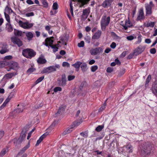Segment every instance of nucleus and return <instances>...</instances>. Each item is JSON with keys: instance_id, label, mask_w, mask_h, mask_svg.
<instances>
[{"instance_id": "obj_3", "label": "nucleus", "mask_w": 157, "mask_h": 157, "mask_svg": "<svg viewBox=\"0 0 157 157\" xmlns=\"http://www.w3.org/2000/svg\"><path fill=\"white\" fill-rule=\"evenodd\" d=\"M18 23L21 27L25 29L31 28L34 25L33 23H30L28 22H23L21 20L19 21Z\"/></svg>"}, {"instance_id": "obj_59", "label": "nucleus", "mask_w": 157, "mask_h": 157, "mask_svg": "<svg viewBox=\"0 0 157 157\" xmlns=\"http://www.w3.org/2000/svg\"><path fill=\"white\" fill-rule=\"evenodd\" d=\"M113 71V68L110 67H108L107 68L106 71L108 73H111Z\"/></svg>"}, {"instance_id": "obj_42", "label": "nucleus", "mask_w": 157, "mask_h": 157, "mask_svg": "<svg viewBox=\"0 0 157 157\" xmlns=\"http://www.w3.org/2000/svg\"><path fill=\"white\" fill-rule=\"evenodd\" d=\"M125 72V70L124 69L121 70L119 73L118 75V77H121L124 74Z\"/></svg>"}, {"instance_id": "obj_40", "label": "nucleus", "mask_w": 157, "mask_h": 157, "mask_svg": "<svg viewBox=\"0 0 157 157\" xmlns=\"http://www.w3.org/2000/svg\"><path fill=\"white\" fill-rule=\"evenodd\" d=\"M29 147V143L28 144H27L26 146H25L24 147H23L22 149L21 150V152L23 153L25 152V151H26L28 148Z\"/></svg>"}, {"instance_id": "obj_10", "label": "nucleus", "mask_w": 157, "mask_h": 157, "mask_svg": "<svg viewBox=\"0 0 157 157\" xmlns=\"http://www.w3.org/2000/svg\"><path fill=\"white\" fill-rule=\"evenodd\" d=\"M114 0H105L102 4V6L104 8L108 6H110Z\"/></svg>"}, {"instance_id": "obj_17", "label": "nucleus", "mask_w": 157, "mask_h": 157, "mask_svg": "<svg viewBox=\"0 0 157 157\" xmlns=\"http://www.w3.org/2000/svg\"><path fill=\"white\" fill-rule=\"evenodd\" d=\"M155 23V22L150 21V22H148L147 23H144V27H153Z\"/></svg>"}, {"instance_id": "obj_47", "label": "nucleus", "mask_w": 157, "mask_h": 157, "mask_svg": "<svg viewBox=\"0 0 157 157\" xmlns=\"http://www.w3.org/2000/svg\"><path fill=\"white\" fill-rule=\"evenodd\" d=\"M50 47H51L53 49V52H55L58 50V48L57 47L56 45H49Z\"/></svg>"}, {"instance_id": "obj_15", "label": "nucleus", "mask_w": 157, "mask_h": 157, "mask_svg": "<svg viewBox=\"0 0 157 157\" xmlns=\"http://www.w3.org/2000/svg\"><path fill=\"white\" fill-rule=\"evenodd\" d=\"M74 128L73 125L70 126V127L67 128L63 133V135L64 136L71 132L73 131V128Z\"/></svg>"}, {"instance_id": "obj_25", "label": "nucleus", "mask_w": 157, "mask_h": 157, "mask_svg": "<svg viewBox=\"0 0 157 157\" xmlns=\"http://www.w3.org/2000/svg\"><path fill=\"white\" fill-rule=\"evenodd\" d=\"M126 148L127 150H129L128 151L129 153H132V152L133 147L130 144H128L127 145Z\"/></svg>"}, {"instance_id": "obj_22", "label": "nucleus", "mask_w": 157, "mask_h": 157, "mask_svg": "<svg viewBox=\"0 0 157 157\" xmlns=\"http://www.w3.org/2000/svg\"><path fill=\"white\" fill-rule=\"evenodd\" d=\"M81 68L83 72H86L87 70V64L85 63H82L81 66Z\"/></svg>"}, {"instance_id": "obj_62", "label": "nucleus", "mask_w": 157, "mask_h": 157, "mask_svg": "<svg viewBox=\"0 0 157 157\" xmlns=\"http://www.w3.org/2000/svg\"><path fill=\"white\" fill-rule=\"evenodd\" d=\"M13 75V73L8 74L6 75V76L9 78H12V77Z\"/></svg>"}, {"instance_id": "obj_29", "label": "nucleus", "mask_w": 157, "mask_h": 157, "mask_svg": "<svg viewBox=\"0 0 157 157\" xmlns=\"http://www.w3.org/2000/svg\"><path fill=\"white\" fill-rule=\"evenodd\" d=\"M50 69L49 67L44 68L41 71V72L43 74L50 73L51 72Z\"/></svg>"}, {"instance_id": "obj_44", "label": "nucleus", "mask_w": 157, "mask_h": 157, "mask_svg": "<svg viewBox=\"0 0 157 157\" xmlns=\"http://www.w3.org/2000/svg\"><path fill=\"white\" fill-rule=\"evenodd\" d=\"M44 78V76H43L39 78L36 81V84H37L41 82Z\"/></svg>"}, {"instance_id": "obj_45", "label": "nucleus", "mask_w": 157, "mask_h": 157, "mask_svg": "<svg viewBox=\"0 0 157 157\" xmlns=\"http://www.w3.org/2000/svg\"><path fill=\"white\" fill-rule=\"evenodd\" d=\"M70 12L71 13L72 15V16H73V8L72 2H70Z\"/></svg>"}, {"instance_id": "obj_41", "label": "nucleus", "mask_w": 157, "mask_h": 157, "mask_svg": "<svg viewBox=\"0 0 157 157\" xmlns=\"http://www.w3.org/2000/svg\"><path fill=\"white\" fill-rule=\"evenodd\" d=\"M80 135L84 138H86L88 136V132H82L80 133Z\"/></svg>"}, {"instance_id": "obj_2", "label": "nucleus", "mask_w": 157, "mask_h": 157, "mask_svg": "<svg viewBox=\"0 0 157 157\" xmlns=\"http://www.w3.org/2000/svg\"><path fill=\"white\" fill-rule=\"evenodd\" d=\"M110 21V17H107L106 15H103L102 16L101 21V28L102 30L105 29L106 26L109 24Z\"/></svg>"}, {"instance_id": "obj_56", "label": "nucleus", "mask_w": 157, "mask_h": 157, "mask_svg": "<svg viewBox=\"0 0 157 157\" xmlns=\"http://www.w3.org/2000/svg\"><path fill=\"white\" fill-rule=\"evenodd\" d=\"M85 40L88 43H89L90 42V36H87L85 38Z\"/></svg>"}, {"instance_id": "obj_24", "label": "nucleus", "mask_w": 157, "mask_h": 157, "mask_svg": "<svg viewBox=\"0 0 157 157\" xmlns=\"http://www.w3.org/2000/svg\"><path fill=\"white\" fill-rule=\"evenodd\" d=\"M36 54V53L33 49H30L29 56H27V58L30 59L34 57Z\"/></svg>"}, {"instance_id": "obj_37", "label": "nucleus", "mask_w": 157, "mask_h": 157, "mask_svg": "<svg viewBox=\"0 0 157 157\" xmlns=\"http://www.w3.org/2000/svg\"><path fill=\"white\" fill-rule=\"evenodd\" d=\"M45 42H48L49 44V45H52L53 44V40H52L50 38L47 37L46 39Z\"/></svg>"}, {"instance_id": "obj_38", "label": "nucleus", "mask_w": 157, "mask_h": 157, "mask_svg": "<svg viewBox=\"0 0 157 157\" xmlns=\"http://www.w3.org/2000/svg\"><path fill=\"white\" fill-rule=\"evenodd\" d=\"M35 70H36V69L35 68L32 67L30 68H29L27 70V73H29V74H31L32 72L35 71Z\"/></svg>"}, {"instance_id": "obj_53", "label": "nucleus", "mask_w": 157, "mask_h": 157, "mask_svg": "<svg viewBox=\"0 0 157 157\" xmlns=\"http://www.w3.org/2000/svg\"><path fill=\"white\" fill-rule=\"evenodd\" d=\"M75 78V76L74 75H69L68 77V81H71L74 79Z\"/></svg>"}, {"instance_id": "obj_7", "label": "nucleus", "mask_w": 157, "mask_h": 157, "mask_svg": "<svg viewBox=\"0 0 157 157\" xmlns=\"http://www.w3.org/2000/svg\"><path fill=\"white\" fill-rule=\"evenodd\" d=\"M28 130V128L27 127H25L23 128L21 134L19 138L20 139L22 140L25 138L26 136L27 132Z\"/></svg>"}, {"instance_id": "obj_39", "label": "nucleus", "mask_w": 157, "mask_h": 157, "mask_svg": "<svg viewBox=\"0 0 157 157\" xmlns=\"http://www.w3.org/2000/svg\"><path fill=\"white\" fill-rule=\"evenodd\" d=\"M4 13L6 21L8 22V23H10V19L9 15L7 14L6 12H5Z\"/></svg>"}, {"instance_id": "obj_58", "label": "nucleus", "mask_w": 157, "mask_h": 157, "mask_svg": "<svg viewBox=\"0 0 157 157\" xmlns=\"http://www.w3.org/2000/svg\"><path fill=\"white\" fill-rule=\"evenodd\" d=\"M105 108V107L104 105H102L101 106L100 108L98 110V112H102L103 110H104Z\"/></svg>"}, {"instance_id": "obj_11", "label": "nucleus", "mask_w": 157, "mask_h": 157, "mask_svg": "<svg viewBox=\"0 0 157 157\" xmlns=\"http://www.w3.org/2000/svg\"><path fill=\"white\" fill-rule=\"evenodd\" d=\"M101 34V30H98L92 36V39H98L100 38Z\"/></svg>"}, {"instance_id": "obj_63", "label": "nucleus", "mask_w": 157, "mask_h": 157, "mask_svg": "<svg viewBox=\"0 0 157 157\" xmlns=\"http://www.w3.org/2000/svg\"><path fill=\"white\" fill-rule=\"evenodd\" d=\"M15 97V95L14 94V93H11L7 98H12Z\"/></svg>"}, {"instance_id": "obj_60", "label": "nucleus", "mask_w": 157, "mask_h": 157, "mask_svg": "<svg viewBox=\"0 0 157 157\" xmlns=\"http://www.w3.org/2000/svg\"><path fill=\"white\" fill-rule=\"evenodd\" d=\"M8 51L7 49H2L0 51V53L1 54H3Z\"/></svg>"}, {"instance_id": "obj_20", "label": "nucleus", "mask_w": 157, "mask_h": 157, "mask_svg": "<svg viewBox=\"0 0 157 157\" xmlns=\"http://www.w3.org/2000/svg\"><path fill=\"white\" fill-rule=\"evenodd\" d=\"M18 67V64L17 63L14 62L12 63L10 65V68L14 70H16Z\"/></svg>"}, {"instance_id": "obj_48", "label": "nucleus", "mask_w": 157, "mask_h": 157, "mask_svg": "<svg viewBox=\"0 0 157 157\" xmlns=\"http://www.w3.org/2000/svg\"><path fill=\"white\" fill-rule=\"evenodd\" d=\"M53 9L54 10H56L58 8V5L57 2H55L53 4L52 6Z\"/></svg>"}, {"instance_id": "obj_36", "label": "nucleus", "mask_w": 157, "mask_h": 157, "mask_svg": "<svg viewBox=\"0 0 157 157\" xmlns=\"http://www.w3.org/2000/svg\"><path fill=\"white\" fill-rule=\"evenodd\" d=\"M43 4L44 7L47 8L48 6V4L46 0H40Z\"/></svg>"}, {"instance_id": "obj_33", "label": "nucleus", "mask_w": 157, "mask_h": 157, "mask_svg": "<svg viewBox=\"0 0 157 157\" xmlns=\"http://www.w3.org/2000/svg\"><path fill=\"white\" fill-rule=\"evenodd\" d=\"M89 13V10L87 9L83 10L82 16H85L86 17V18Z\"/></svg>"}, {"instance_id": "obj_43", "label": "nucleus", "mask_w": 157, "mask_h": 157, "mask_svg": "<svg viewBox=\"0 0 157 157\" xmlns=\"http://www.w3.org/2000/svg\"><path fill=\"white\" fill-rule=\"evenodd\" d=\"M151 79V75H149L148 76L147 78L146 79V84L145 85V86H146L148 84V83L150 82Z\"/></svg>"}, {"instance_id": "obj_1", "label": "nucleus", "mask_w": 157, "mask_h": 157, "mask_svg": "<svg viewBox=\"0 0 157 157\" xmlns=\"http://www.w3.org/2000/svg\"><path fill=\"white\" fill-rule=\"evenodd\" d=\"M152 148L151 144L149 143H144L141 147V155L144 156L149 155Z\"/></svg>"}, {"instance_id": "obj_55", "label": "nucleus", "mask_w": 157, "mask_h": 157, "mask_svg": "<svg viewBox=\"0 0 157 157\" xmlns=\"http://www.w3.org/2000/svg\"><path fill=\"white\" fill-rule=\"evenodd\" d=\"M25 16L27 17L32 16H34V13L33 12H31L30 13H27L25 14Z\"/></svg>"}, {"instance_id": "obj_8", "label": "nucleus", "mask_w": 157, "mask_h": 157, "mask_svg": "<svg viewBox=\"0 0 157 157\" xmlns=\"http://www.w3.org/2000/svg\"><path fill=\"white\" fill-rule=\"evenodd\" d=\"M145 48L144 47L140 45L134 51V53L136 56H137L142 53L144 50Z\"/></svg>"}, {"instance_id": "obj_34", "label": "nucleus", "mask_w": 157, "mask_h": 157, "mask_svg": "<svg viewBox=\"0 0 157 157\" xmlns=\"http://www.w3.org/2000/svg\"><path fill=\"white\" fill-rule=\"evenodd\" d=\"M104 127V125L103 124L101 125H98L95 129V130L98 132H99L102 130Z\"/></svg>"}, {"instance_id": "obj_16", "label": "nucleus", "mask_w": 157, "mask_h": 157, "mask_svg": "<svg viewBox=\"0 0 157 157\" xmlns=\"http://www.w3.org/2000/svg\"><path fill=\"white\" fill-rule=\"evenodd\" d=\"M60 67L59 64H56L55 66H52L49 67L51 73L56 71L57 69H59Z\"/></svg>"}, {"instance_id": "obj_4", "label": "nucleus", "mask_w": 157, "mask_h": 157, "mask_svg": "<svg viewBox=\"0 0 157 157\" xmlns=\"http://www.w3.org/2000/svg\"><path fill=\"white\" fill-rule=\"evenodd\" d=\"M155 5L152 1H150L149 3L145 4V7L146 11V15H150L152 13V8L154 7Z\"/></svg>"}, {"instance_id": "obj_50", "label": "nucleus", "mask_w": 157, "mask_h": 157, "mask_svg": "<svg viewBox=\"0 0 157 157\" xmlns=\"http://www.w3.org/2000/svg\"><path fill=\"white\" fill-rule=\"evenodd\" d=\"M62 90V88L60 87H57L54 88V91L55 92H56L58 91H61Z\"/></svg>"}, {"instance_id": "obj_27", "label": "nucleus", "mask_w": 157, "mask_h": 157, "mask_svg": "<svg viewBox=\"0 0 157 157\" xmlns=\"http://www.w3.org/2000/svg\"><path fill=\"white\" fill-rule=\"evenodd\" d=\"M6 29L9 32H11L13 31V28L11 25L9 23H7L6 24Z\"/></svg>"}, {"instance_id": "obj_64", "label": "nucleus", "mask_w": 157, "mask_h": 157, "mask_svg": "<svg viewBox=\"0 0 157 157\" xmlns=\"http://www.w3.org/2000/svg\"><path fill=\"white\" fill-rule=\"evenodd\" d=\"M150 52L151 53L154 54L156 53V49L155 48L151 49L150 50Z\"/></svg>"}, {"instance_id": "obj_26", "label": "nucleus", "mask_w": 157, "mask_h": 157, "mask_svg": "<svg viewBox=\"0 0 157 157\" xmlns=\"http://www.w3.org/2000/svg\"><path fill=\"white\" fill-rule=\"evenodd\" d=\"M10 99H6L3 104L0 107V110L3 109L6 105V104L9 102Z\"/></svg>"}, {"instance_id": "obj_13", "label": "nucleus", "mask_w": 157, "mask_h": 157, "mask_svg": "<svg viewBox=\"0 0 157 157\" xmlns=\"http://www.w3.org/2000/svg\"><path fill=\"white\" fill-rule=\"evenodd\" d=\"M66 76L65 74H63L62 75L61 81L59 83L60 86H65L66 84Z\"/></svg>"}, {"instance_id": "obj_57", "label": "nucleus", "mask_w": 157, "mask_h": 157, "mask_svg": "<svg viewBox=\"0 0 157 157\" xmlns=\"http://www.w3.org/2000/svg\"><path fill=\"white\" fill-rule=\"evenodd\" d=\"M12 58V56H6L4 58V60L5 61L6 60H10Z\"/></svg>"}, {"instance_id": "obj_61", "label": "nucleus", "mask_w": 157, "mask_h": 157, "mask_svg": "<svg viewBox=\"0 0 157 157\" xmlns=\"http://www.w3.org/2000/svg\"><path fill=\"white\" fill-rule=\"evenodd\" d=\"M116 43H115V42H113L111 44L110 47L112 48L113 49H114L116 47Z\"/></svg>"}, {"instance_id": "obj_46", "label": "nucleus", "mask_w": 157, "mask_h": 157, "mask_svg": "<svg viewBox=\"0 0 157 157\" xmlns=\"http://www.w3.org/2000/svg\"><path fill=\"white\" fill-rule=\"evenodd\" d=\"M46 30L48 31V33L50 34H51L52 33V31L50 30V27L49 26H46L45 27Z\"/></svg>"}, {"instance_id": "obj_5", "label": "nucleus", "mask_w": 157, "mask_h": 157, "mask_svg": "<svg viewBox=\"0 0 157 157\" xmlns=\"http://www.w3.org/2000/svg\"><path fill=\"white\" fill-rule=\"evenodd\" d=\"M103 49L101 47L96 48L94 49H92L90 50V52L92 55H96L102 53Z\"/></svg>"}, {"instance_id": "obj_30", "label": "nucleus", "mask_w": 157, "mask_h": 157, "mask_svg": "<svg viewBox=\"0 0 157 157\" xmlns=\"http://www.w3.org/2000/svg\"><path fill=\"white\" fill-rule=\"evenodd\" d=\"M152 90L153 93L157 95V84H155L153 85L152 87Z\"/></svg>"}, {"instance_id": "obj_49", "label": "nucleus", "mask_w": 157, "mask_h": 157, "mask_svg": "<svg viewBox=\"0 0 157 157\" xmlns=\"http://www.w3.org/2000/svg\"><path fill=\"white\" fill-rule=\"evenodd\" d=\"M98 68V67L97 65L92 66L91 67V71L92 72L95 71Z\"/></svg>"}, {"instance_id": "obj_6", "label": "nucleus", "mask_w": 157, "mask_h": 157, "mask_svg": "<svg viewBox=\"0 0 157 157\" xmlns=\"http://www.w3.org/2000/svg\"><path fill=\"white\" fill-rule=\"evenodd\" d=\"M12 42L14 44H17L18 47H20L23 45V43L21 40L16 37H12L11 38Z\"/></svg>"}, {"instance_id": "obj_54", "label": "nucleus", "mask_w": 157, "mask_h": 157, "mask_svg": "<svg viewBox=\"0 0 157 157\" xmlns=\"http://www.w3.org/2000/svg\"><path fill=\"white\" fill-rule=\"evenodd\" d=\"M62 66L64 67H70V64L68 63L64 62L63 63Z\"/></svg>"}, {"instance_id": "obj_28", "label": "nucleus", "mask_w": 157, "mask_h": 157, "mask_svg": "<svg viewBox=\"0 0 157 157\" xmlns=\"http://www.w3.org/2000/svg\"><path fill=\"white\" fill-rule=\"evenodd\" d=\"M8 64V63L6 61H0V68H2Z\"/></svg>"}, {"instance_id": "obj_35", "label": "nucleus", "mask_w": 157, "mask_h": 157, "mask_svg": "<svg viewBox=\"0 0 157 157\" xmlns=\"http://www.w3.org/2000/svg\"><path fill=\"white\" fill-rule=\"evenodd\" d=\"M8 149H3L0 153V156L1 157L3 156L7 152Z\"/></svg>"}, {"instance_id": "obj_23", "label": "nucleus", "mask_w": 157, "mask_h": 157, "mask_svg": "<svg viewBox=\"0 0 157 157\" xmlns=\"http://www.w3.org/2000/svg\"><path fill=\"white\" fill-rule=\"evenodd\" d=\"M13 141L16 146H17L18 145L20 144L22 141V140L19 138L18 139H17V138H14L13 140Z\"/></svg>"}, {"instance_id": "obj_31", "label": "nucleus", "mask_w": 157, "mask_h": 157, "mask_svg": "<svg viewBox=\"0 0 157 157\" xmlns=\"http://www.w3.org/2000/svg\"><path fill=\"white\" fill-rule=\"evenodd\" d=\"M23 33L21 31L15 30L14 34L15 36H21L23 34Z\"/></svg>"}, {"instance_id": "obj_19", "label": "nucleus", "mask_w": 157, "mask_h": 157, "mask_svg": "<svg viewBox=\"0 0 157 157\" xmlns=\"http://www.w3.org/2000/svg\"><path fill=\"white\" fill-rule=\"evenodd\" d=\"M24 109V107L22 105H20V108H17L14 110L13 113L14 114L19 113H20L22 112Z\"/></svg>"}, {"instance_id": "obj_51", "label": "nucleus", "mask_w": 157, "mask_h": 157, "mask_svg": "<svg viewBox=\"0 0 157 157\" xmlns=\"http://www.w3.org/2000/svg\"><path fill=\"white\" fill-rule=\"evenodd\" d=\"M84 41H82L80 43L78 44V46L79 47H84Z\"/></svg>"}, {"instance_id": "obj_52", "label": "nucleus", "mask_w": 157, "mask_h": 157, "mask_svg": "<svg viewBox=\"0 0 157 157\" xmlns=\"http://www.w3.org/2000/svg\"><path fill=\"white\" fill-rule=\"evenodd\" d=\"M125 24L127 26H128V27H130L132 26V24L131 23L130 21L129 20L126 21Z\"/></svg>"}, {"instance_id": "obj_12", "label": "nucleus", "mask_w": 157, "mask_h": 157, "mask_svg": "<svg viewBox=\"0 0 157 157\" xmlns=\"http://www.w3.org/2000/svg\"><path fill=\"white\" fill-rule=\"evenodd\" d=\"M66 106L64 105H62L59 107V109L58 110L57 113L55 114V117H56L58 114H62L63 112L65 110Z\"/></svg>"}, {"instance_id": "obj_32", "label": "nucleus", "mask_w": 157, "mask_h": 157, "mask_svg": "<svg viewBox=\"0 0 157 157\" xmlns=\"http://www.w3.org/2000/svg\"><path fill=\"white\" fill-rule=\"evenodd\" d=\"M82 64V62L79 61H78L76 62L75 64H72V65L75 68L77 69H79L80 65H81Z\"/></svg>"}, {"instance_id": "obj_18", "label": "nucleus", "mask_w": 157, "mask_h": 157, "mask_svg": "<svg viewBox=\"0 0 157 157\" xmlns=\"http://www.w3.org/2000/svg\"><path fill=\"white\" fill-rule=\"evenodd\" d=\"M30 49L27 48L24 49L22 51V55L25 57L27 58V56H29V52Z\"/></svg>"}, {"instance_id": "obj_21", "label": "nucleus", "mask_w": 157, "mask_h": 157, "mask_svg": "<svg viewBox=\"0 0 157 157\" xmlns=\"http://www.w3.org/2000/svg\"><path fill=\"white\" fill-rule=\"evenodd\" d=\"M26 36H27L28 40H30L33 37V35L31 32H27L25 33Z\"/></svg>"}, {"instance_id": "obj_9", "label": "nucleus", "mask_w": 157, "mask_h": 157, "mask_svg": "<svg viewBox=\"0 0 157 157\" xmlns=\"http://www.w3.org/2000/svg\"><path fill=\"white\" fill-rule=\"evenodd\" d=\"M44 56L41 55L40 56L38 59L37 62L38 63L40 64H44L46 63L47 61L44 58Z\"/></svg>"}, {"instance_id": "obj_14", "label": "nucleus", "mask_w": 157, "mask_h": 157, "mask_svg": "<svg viewBox=\"0 0 157 157\" xmlns=\"http://www.w3.org/2000/svg\"><path fill=\"white\" fill-rule=\"evenodd\" d=\"M144 13L143 9H141L139 10V13L137 18V20H140L144 18Z\"/></svg>"}]
</instances>
